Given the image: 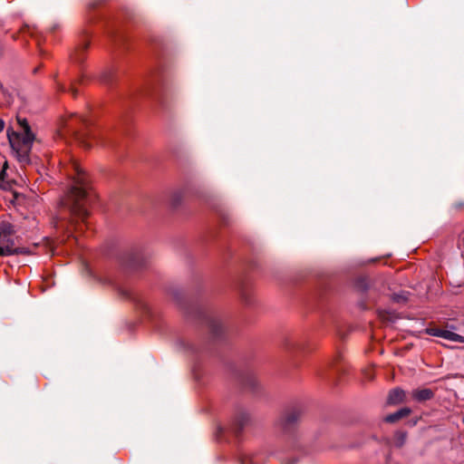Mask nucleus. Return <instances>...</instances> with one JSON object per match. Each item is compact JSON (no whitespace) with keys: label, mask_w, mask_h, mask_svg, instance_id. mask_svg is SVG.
Instances as JSON below:
<instances>
[{"label":"nucleus","mask_w":464,"mask_h":464,"mask_svg":"<svg viewBox=\"0 0 464 464\" xmlns=\"http://www.w3.org/2000/svg\"><path fill=\"white\" fill-rule=\"evenodd\" d=\"M71 168L73 185L62 200V204L74 218L84 222L88 217L86 198L90 188L89 179L78 162L72 161Z\"/></svg>","instance_id":"nucleus-1"},{"label":"nucleus","mask_w":464,"mask_h":464,"mask_svg":"<svg viewBox=\"0 0 464 464\" xmlns=\"http://www.w3.org/2000/svg\"><path fill=\"white\" fill-rule=\"evenodd\" d=\"M34 134L30 130L29 124L25 123V132H12L8 134L9 143L14 150L19 156L25 157L31 150L34 141Z\"/></svg>","instance_id":"nucleus-2"},{"label":"nucleus","mask_w":464,"mask_h":464,"mask_svg":"<svg viewBox=\"0 0 464 464\" xmlns=\"http://www.w3.org/2000/svg\"><path fill=\"white\" fill-rule=\"evenodd\" d=\"M14 229L8 222L0 223V256L14 255Z\"/></svg>","instance_id":"nucleus-3"},{"label":"nucleus","mask_w":464,"mask_h":464,"mask_svg":"<svg viewBox=\"0 0 464 464\" xmlns=\"http://www.w3.org/2000/svg\"><path fill=\"white\" fill-rule=\"evenodd\" d=\"M424 333L431 336L441 337L450 342L464 343V336L449 330L440 329L434 325L428 326L424 330Z\"/></svg>","instance_id":"nucleus-4"},{"label":"nucleus","mask_w":464,"mask_h":464,"mask_svg":"<svg viewBox=\"0 0 464 464\" xmlns=\"http://www.w3.org/2000/svg\"><path fill=\"white\" fill-rule=\"evenodd\" d=\"M76 139L79 140V142L82 144V146L86 150L91 149L94 145L100 144L98 136L96 135V133H92V132L88 133L86 135H80V136L77 135Z\"/></svg>","instance_id":"nucleus-5"},{"label":"nucleus","mask_w":464,"mask_h":464,"mask_svg":"<svg viewBox=\"0 0 464 464\" xmlns=\"http://www.w3.org/2000/svg\"><path fill=\"white\" fill-rule=\"evenodd\" d=\"M434 396L430 389H418L412 392V398L418 401H426Z\"/></svg>","instance_id":"nucleus-6"},{"label":"nucleus","mask_w":464,"mask_h":464,"mask_svg":"<svg viewBox=\"0 0 464 464\" xmlns=\"http://www.w3.org/2000/svg\"><path fill=\"white\" fill-rule=\"evenodd\" d=\"M405 398L404 391L401 389H393L388 395L387 401L389 404H398L403 401Z\"/></svg>","instance_id":"nucleus-7"},{"label":"nucleus","mask_w":464,"mask_h":464,"mask_svg":"<svg viewBox=\"0 0 464 464\" xmlns=\"http://www.w3.org/2000/svg\"><path fill=\"white\" fill-rule=\"evenodd\" d=\"M89 46V42L84 41L79 47H77L74 53L72 54V59L75 63H81L84 59V53Z\"/></svg>","instance_id":"nucleus-8"},{"label":"nucleus","mask_w":464,"mask_h":464,"mask_svg":"<svg viewBox=\"0 0 464 464\" xmlns=\"http://www.w3.org/2000/svg\"><path fill=\"white\" fill-rule=\"evenodd\" d=\"M410 412H411V410L409 408H403L392 414L386 416L384 420L386 422H395V421L399 420L400 419L408 416L410 414Z\"/></svg>","instance_id":"nucleus-9"},{"label":"nucleus","mask_w":464,"mask_h":464,"mask_svg":"<svg viewBox=\"0 0 464 464\" xmlns=\"http://www.w3.org/2000/svg\"><path fill=\"white\" fill-rule=\"evenodd\" d=\"M7 168H8V165H7V162L5 161V162L4 163V165H3L2 170H1V172H0V186H1V187H4V185L2 184V182H4V181H5Z\"/></svg>","instance_id":"nucleus-10"},{"label":"nucleus","mask_w":464,"mask_h":464,"mask_svg":"<svg viewBox=\"0 0 464 464\" xmlns=\"http://www.w3.org/2000/svg\"><path fill=\"white\" fill-rule=\"evenodd\" d=\"M29 253L28 249L25 247H15L14 246V255H27Z\"/></svg>","instance_id":"nucleus-11"},{"label":"nucleus","mask_w":464,"mask_h":464,"mask_svg":"<svg viewBox=\"0 0 464 464\" xmlns=\"http://www.w3.org/2000/svg\"><path fill=\"white\" fill-rule=\"evenodd\" d=\"M18 121H19V124H20V125L22 126V128H23V132H25V123H26V124H28V123H27V121H26V120H25V119H23V120H20V119H19V120H18Z\"/></svg>","instance_id":"nucleus-12"},{"label":"nucleus","mask_w":464,"mask_h":464,"mask_svg":"<svg viewBox=\"0 0 464 464\" xmlns=\"http://www.w3.org/2000/svg\"><path fill=\"white\" fill-rule=\"evenodd\" d=\"M64 128L68 129L69 131H73L71 121L66 122Z\"/></svg>","instance_id":"nucleus-13"},{"label":"nucleus","mask_w":464,"mask_h":464,"mask_svg":"<svg viewBox=\"0 0 464 464\" xmlns=\"http://www.w3.org/2000/svg\"><path fill=\"white\" fill-rule=\"evenodd\" d=\"M297 419V417L295 415H291V416H288L287 418V422H293L295 421V420Z\"/></svg>","instance_id":"nucleus-14"},{"label":"nucleus","mask_w":464,"mask_h":464,"mask_svg":"<svg viewBox=\"0 0 464 464\" xmlns=\"http://www.w3.org/2000/svg\"><path fill=\"white\" fill-rule=\"evenodd\" d=\"M4 128H5V122L3 120L0 119V132L3 131Z\"/></svg>","instance_id":"nucleus-15"},{"label":"nucleus","mask_w":464,"mask_h":464,"mask_svg":"<svg viewBox=\"0 0 464 464\" xmlns=\"http://www.w3.org/2000/svg\"><path fill=\"white\" fill-rule=\"evenodd\" d=\"M398 436L400 437V440H405V435L403 433H398Z\"/></svg>","instance_id":"nucleus-16"},{"label":"nucleus","mask_w":464,"mask_h":464,"mask_svg":"<svg viewBox=\"0 0 464 464\" xmlns=\"http://www.w3.org/2000/svg\"><path fill=\"white\" fill-rule=\"evenodd\" d=\"M463 423H464V417H463Z\"/></svg>","instance_id":"nucleus-17"}]
</instances>
